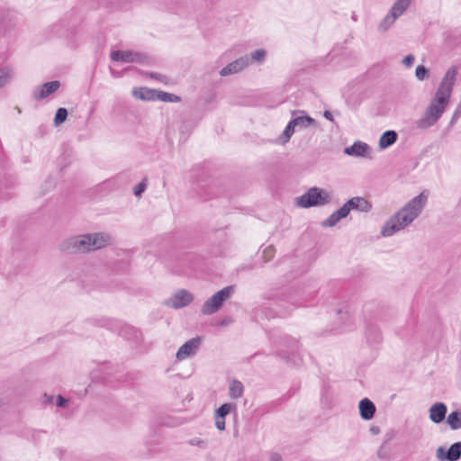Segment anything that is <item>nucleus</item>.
Masks as SVG:
<instances>
[{"label":"nucleus","instance_id":"obj_9","mask_svg":"<svg viewBox=\"0 0 461 461\" xmlns=\"http://www.w3.org/2000/svg\"><path fill=\"white\" fill-rule=\"evenodd\" d=\"M201 338L199 337L193 338L187 340L177 350L176 355V358L179 361H182L186 359L187 357L194 356L197 352L201 345Z\"/></svg>","mask_w":461,"mask_h":461},{"label":"nucleus","instance_id":"obj_2","mask_svg":"<svg viewBox=\"0 0 461 461\" xmlns=\"http://www.w3.org/2000/svg\"><path fill=\"white\" fill-rule=\"evenodd\" d=\"M427 200L428 195L424 192L415 196L386 221L382 228L381 234L384 237H390L410 225L420 214Z\"/></svg>","mask_w":461,"mask_h":461},{"label":"nucleus","instance_id":"obj_38","mask_svg":"<svg viewBox=\"0 0 461 461\" xmlns=\"http://www.w3.org/2000/svg\"><path fill=\"white\" fill-rule=\"evenodd\" d=\"M377 456L379 458H385L387 456V451L384 446H381L378 449Z\"/></svg>","mask_w":461,"mask_h":461},{"label":"nucleus","instance_id":"obj_11","mask_svg":"<svg viewBox=\"0 0 461 461\" xmlns=\"http://www.w3.org/2000/svg\"><path fill=\"white\" fill-rule=\"evenodd\" d=\"M250 63V59L249 57H241L233 62L230 63L226 67H224L221 71L220 75L222 77H226L229 75L236 74L243 70L247 68Z\"/></svg>","mask_w":461,"mask_h":461},{"label":"nucleus","instance_id":"obj_21","mask_svg":"<svg viewBox=\"0 0 461 461\" xmlns=\"http://www.w3.org/2000/svg\"><path fill=\"white\" fill-rule=\"evenodd\" d=\"M411 2V0H397L390 12L394 15V17L398 18L406 11Z\"/></svg>","mask_w":461,"mask_h":461},{"label":"nucleus","instance_id":"obj_30","mask_svg":"<svg viewBox=\"0 0 461 461\" xmlns=\"http://www.w3.org/2000/svg\"><path fill=\"white\" fill-rule=\"evenodd\" d=\"M266 56H267V52L265 50L263 49H259V50H255L252 54H251V60L252 61H255V62H263L266 59Z\"/></svg>","mask_w":461,"mask_h":461},{"label":"nucleus","instance_id":"obj_42","mask_svg":"<svg viewBox=\"0 0 461 461\" xmlns=\"http://www.w3.org/2000/svg\"><path fill=\"white\" fill-rule=\"evenodd\" d=\"M55 400L54 396L44 394V402L45 403H53Z\"/></svg>","mask_w":461,"mask_h":461},{"label":"nucleus","instance_id":"obj_14","mask_svg":"<svg viewBox=\"0 0 461 461\" xmlns=\"http://www.w3.org/2000/svg\"><path fill=\"white\" fill-rule=\"evenodd\" d=\"M344 153L352 157H368L370 147L360 140L355 141L351 146L345 148Z\"/></svg>","mask_w":461,"mask_h":461},{"label":"nucleus","instance_id":"obj_19","mask_svg":"<svg viewBox=\"0 0 461 461\" xmlns=\"http://www.w3.org/2000/svg\"><path fill=\"white\" fill-rule=\"evenodd\" d=\"M118 332L119 335H121L122 337L125 338L128 340H137L140 336V333L138 330L127 324H121Z\"/></svg>","mask_w":461,"mask_h":461},{"label":"nucleus","instance_id":"obj_22","mask_svg":"<svg viewBox=\"0 0 461 461\" xmlns=\"http://www.w3.org/2000/svg\"><path fill=\"white\" fill-rule=\"evenodd\" d=\"M244 386L241 382L233 380L229 388V394L231 399H238L242 396Z\"/></svg>","mask_w":461,"mask_h":461},{"label":"nucleus","instance_id":"obj_15","mask_svg":"<svg viewBox=\"0 0 461 461\" xmlns=\"http://www.w3.org/2000/svg\"><path fill=\"white\" fill-rule=\"evenodd\" d=\"M447 405L443 402H436L432 404L429 410V419L434 423H440L444 420L447 414Z\"/></svg>","mask_w":461,"mask_h":461},{"label":"nucleus","instance_id":"obj_36","mask_svg":"<svg viewBox=\"0 0 461 461\" xmlns=\"http://www.w3.org/2000/svg\"><path fill=\"white\" fill-rule=\"evenodd\" d=\"M415 60V58L413 55L410 54V55H407L403 60H402V63L407 66V67H410Z\"/></svg>","mask_w":461,"mask_h":461},{"label":"nucleus","instance_id":"obj_29","mask_svg":"<svg viewBox=\"0 0 461 461\" xmlns=\"http://www.w3.org/2000/svg\"><path fill=\"white\" fill-rule=\"evenodd\" d=\"M133 95L136 98H139L141 100H148V99H150L151 91H149V89H147L145 87H141L139 89H134Z\"/></svg>","mask_w":461,"mask_h":461},{"label":"nucleus","instance_id":"obj_35","mask_svg":"<svg viewBox=\"0 0 461 461\" xmlns=\"http://www.w3.org/2000/svg\"><path fill=\"white\" fill-rule=\"evenodd\" d=\"M190 444L193 446L200 447L201 448H204L206 447L205 441L200 438H193L190 440Z\"/></svg>","mask_w":461,"mask_h":461},{"label":"nucleus","instance_id":"obj_24","mask_svg":"<svg viewBox=\"0 0 461 461\" xmlns=\"http://www.w3.org/2000/svg\"><path fill=\"white\" fill-rule=\"evenodd\" d=\"M294 120L292 119L286 125V127L285 128L283 133H282V141L283 143H286L290 140L292 135L294 133L295 131V124H294Z\"/></svg>","mask_w":461,"mask_h":461},{"label":"nucleus","instance_id":"obj_33","mask_svg":"<svg viewBox=\"0 0 461 461\" xmlns=\"http://www.w3.org/2000/svg\"><path fill=\"white\" fill-rule=\"evenodd\" d=\"M146 186H147L146 179H144V180H142L140 184H138V185L134 187V194H135L136 196H140V195H141V194L145 191Z\"/></svg>","mask_w":461,"mask_h":461},{"label":"nucleus","instance_id":"obj_5","mask_svg":"<svg viewBox=\"0 0 461 461\" xmlns=\"http://www.w3.org/2000/svg\"><path fill=\"white\" fill-rule=\"evenodd\" d=\"M234 292L232 285L224 287L210 297L202 306L201 312L204 315H211L216 312L222 303L229 299Z\"/></svg>","mask_w":461,"mask_h":461},{"label":"nucleus","instance_id":"obj_23","mask_svg":"<svg viewBox=\"0 0 461 461\" xmlns=\"http://www.w3.org/2000/svg\"><path fill=\"white\" fill-rule=\"evenodd\" d=\"M13 71L12 69L8 68H4L0 69V88L4 87L7 84L10 83V81L13 78Z\"/></svg>","mask_w":461,"mask_h":461},{"label":"nucleus","instance_id":"obj_43","mask_svg":"<svg viewBox=\"0 0 461 461\" xmlns=\"http://www.w3.org/2000/svg\"><path fill=\"white\" fill-rule=\"evenodd\" d=\"M323 116H324L326 119H328V120H330V121L333 122V116H332V114H331V113H330V111H325V112H324V113H323Z\"/></svg>","mask_w":461,"mask_h":461},{"label":"nucleus","instance_id":"obj_40","mask_svg":"<svg viewBox=\"0 0 461 461\" xmlns=\"http://www.w3.org/2000/svg\"><path fill=\"white\" fill-rule=\"evenodd\" d=\"M269 461H283V458L278 453H272Z\"/></svg>","mask_w":461,"mask_h":461},{"label":"nucleus","instance_id":"obj_31","mask_svg":"<svg viewBox=\"0 0 461 461\" xmlns=\"http://www.w3.org/2000/svg\"><path fill=\"white\" fill-rule=\"evenodd\" d=\"M415 76L419 80H424L429 76V70L422 65L416 68Z\"/></svg>","mask_w":461,"mask_h":461},{"label":"nucleus","instance_id":"obj_20","mask_svg":"<svg viewBox=\"0 0 461 461\" xmlns=\"http://www.w3.org/2000/svg\"><path fill=\"white\" fill-rule=\"evenodd\" d=\"M446 422L453 430L461 429V411H454L450 412L447 417Z\"/></svg>","mask_w":461,"mask_h":461},{"label":"nucleus","instance_id":"obj_1","mask_svg":"<svg viewBox=\"0 0 461 461\" xmlns=\"http://www.w3.org/2000/svg\"><path fill=\"white\" fill-rule=\"evenodd\" d=\"M457 77L456 67L449 68L442 78L423 115L415 122L416 128L426 130L435 125L445 113Z\"/></svg>","mask_w":461,"mask_h":461},{"label":"nucleus","instance_id":"obj_18","mask_svg":"<svg viewBox=\"0 0 461 461\" xmlns=\"http://www.w3.org/2000/svg\"><path fill=\"white\" fill-rule=\"evenodd\" d=\"M398 139V134L395 131H384L379 140V147L382 149H384L396 142Z\"/></svg>","mask_w":461,"mask_h":461},{"label":"nucleus","instance_id":"obj_12","mask_svg":"<svg viewBox=\"0 0 461 461\" xmlns=\"http://www.w3.org/2000/svg\"><path fill=\"white\" fill-rule=\"evenodd\" d=\"M293 115H297L294 118H293V120L294 122V124H295V127L298 130H304L311 126H313V127L319 126V123L317 122V121L315 119L312 118L311 116L307 115L304 111H301V110L294 111Z\"/></svg>","mask_w":461,"mask_h":461},{"label":"nucleus","instance_id":"obj_8","mask_svg":"<svg viewBox=\"0 0 461 461\" xmlns=\"http://www.w3.org/2000/svg\"><path fill=\"white\" fill-rule=\"evenodd\" d=\"M436 456L440 461H457L461 457V441L452 444L447 450L438 447Z\"/></svg>","mask_w":461,"mask_h":461},{"label":"nucleus","instance_id":"obj_13","mask_svg":"<svg viewBox=\"0 0 461 461\" xmlns=\"http://www.w3.org/2000/svg\"><path fill=\"white\" fill-rule=\"evenodd\" d=\"M60 86L59 81H51L38 86L33 92V98L41 100L56 92Z\"/></svg>","mask_w":461,"mask_h":461},{"label":"nucleus","instance_id":"obj_37","mask_svg":"<svg viewBox=\"0 0 461 461\" xmlns=\"http://www.w3.org/2000/svg\"><path fill=\"white\" fill-rule=\"evenodd\" d=\"M149 77H150L152 78H155L157 80H159L161 82H165V83H166V80H167V77L166 76L161 75V74H158V73H149Z\"/></svg>","mask_w":461,"mask_h":461},{"label":"nucleus","instance_id":"obj_10","mask_svg":"<svg viewBox=\"0 0 461 461\" xmlns=\"http://www.w3.org/2000/svg\"><path fill=\"white\" fill-rule=\"evenodd\" d=\"M343 208L348 210V213L351 210L359 211L362 212H368L372 209V204L366 198L361 196H355L349 199L347 203L342 205Z\"/></svg>","mask_w":461,"mask_h":461},{"label":"nucleus","instance_id":"obj_27","mask_svg":"<svg viewBox=\"0 0 461 461\" xmlns=\"http://www.w3.org/2000/svg\"><path fill=\"white\" fill-rule=\"evenodd\" d=\"M397 18L390 12L379 24L380 31H386Z\"/></svg>","mask_w":461,"mask_h":461},{"label":"nucleus","instance_id":"obj_28","mask_svg":"<svg viewBox=\"0 0 461 461\" xmlns=\"http://www.w3.org/2000/svg\"><path fill=\"white\" fill-rule=\"evenodd\" d=\"M235 408L236 404L234 403H223L215 411V413L218 414V416L226 417V415L229 414L230 411Z\"/></svg>","mask_w":461,"mask_h":461},{"label":"nucleus","instance_id":"obj_7","mask_svg":"<svg viewBox=\"0 0 461 461\" xmlns=\"http://www.w3.org/2000/svg\"><path fill=\"white\" fill-rule=\"evenodd\" d=\"M194 299L193 294L187 290L182 289L174 294L166 301V305L173 309H179L188 305Z\"/></svg>","mask_w":461,"mask_h":461},{"label":"nucleus","instance_id":"obj_41","mask_svg":"<svg viewBox=\"0 0 461 461\" xmlns=\"http://www.w3.org/2000/svg\"><path fill=\"white\" fill-rule=\"evenodd\" d=\"M460 115H461V108L459 107L454 113L451 122H455L456 119H458L460 117Z\"/></svg>","mask_w":461,"mask_h":461},{"label":"nucleus","instance_id":"obj_39","mask_svg":"<svg viewBox=\"0 0 461 461\" xmlns=\"http://www.w3.org/2000/svg\"><path fill=\"white\" fill-rule=\"evenodd\" d=\"M66 402H67V400L65 398H63L61 395H59L56 398V404L59 407H64Z\"/></svg>","mask_w":461,"mask_h":461},{"label":"nucleus","instance_id":"obj_32","mask_svg":"<svg viewBox=\"0 0 461 461\" xmlns=\"http://www.w3.org/2000/svg\"><path fill=\"white\" fill-rule=\"evenodd\" d=\"M214 419H215L216 428L219 430H224L225 429V417L218 416V414L215 413Z\"/></svg>","mask_w":461,"mask_h":461},{"label":"nucleus","instance_id":"obj_6","mask_svg":"<svg viewBox=\"0 0 461 461\" xmlns=\"http://www.w3.org/2000/svg\"><path fill=\"white\" fill-rule=\"evenodd\" d=\"M110 57L113 61H121L123 63L144 64L149 59L148 56L143 53L130 50H113L111 52Z\"/></svg>","mask_w":461,"mask_h":461},{"label":"nucleus","instance_id":"obj_17","mask_svg":"<svg viewBox=\"0 0 461 461\" xmlns=\"http://www.w3.org/2000/svg\"><path fill=\"white\" fill-rule=\"evenodd\" d=\"M348 215V210L343 208L342 206L331 213L323 222L322 226L324 227H333L335 226L341 219L346 218Z\"/></svg>","mask_w":461,"mask_h":461},{"label":"nucleus","instance_id":"obj_26","mask_svg":"<svg viewBox=\"0 0 461 461\" xmlns=\"http://www.w3.org/2000/svg\"><path fill=\"white\" fill-rule=\"evenodd\" d=\"M68 117V110L66 108L60 107L57 110L55 118H54V124L56 126L60 125L63 123Z\"/></svg>","mask_w":461,"mask_h":461},{"label":"nucleus","instance_id":"obj_16","mask_svg":"<svg viewBox=\"0 0 461 461\" xmlns=\"http://www.w3.org/2000/svg\"><path fill=\"white\" fill-rule=\"evenodd\" d=\"M360 416L363 420H371L375 412V404L367 398H364L359 402Z\"/></svg>","mask_w":461,"mask_h":461},{"label":"nucleus","instance_id":"obj_4","mask_svg":"<svg viewBox=\"0 0 461 461\" xmlns=\"http://www.w3.org/2000/svg\"><path fill=\"white\" fill-rule=\"evenodd\" d=\"M332 200V193L323 188L311 187L305 194L296 198V205L302 208L323 206Z\"/></svg>","mask_w":461,"mask_h":461},{"label":"nucleus","instance_id":"obj_25","mask_svg":"<svg viewBox=\"0 0 461 461\" xmlns=\"http://www.w3.org/2000/svg\"><path fill=\"white\" fill-rule=\"evenodd\" d=\"M157 98L163 102H179L180 101L179 96H177L174 94H170V93H167V92H163V91L158 92Z\"/></svg>","mask_w":461,"mask_h":461},{"label":"nucleus","instance_id":"obj_3","mask_svg":"<svg viewBox=\"0 0 461 461\" xmlns=\"http://www.w3.org/2000/svg\"><path fill=\"white\" fill-rule=\"evenodd\" d=\"M111 236L104 232H93L76 235L64 240L59 244V249L67 254H85L107 246Z\"/></svg>","mask_w":461,"mask_h":461},{"label":"nucleus","instance_id":"obj_34","mask_svg":"<svg viewBox=\"0 0 461 461\" xmlns=\"http://www.w3.org/2000/svg\"><path fill=\"white\" fill-rule=\"evenodd\" d=\"M263 255L265 258V261H268L274 255V249L272 247H267L264 249Z\"/></svg>","mask_w":461,"mask_h":461}]
</instances>
